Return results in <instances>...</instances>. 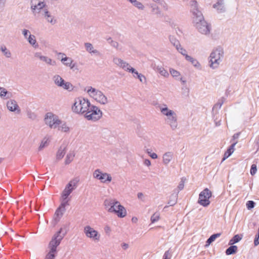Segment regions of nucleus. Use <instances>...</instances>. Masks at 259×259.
<instances>
[{
	"label": "nucleus",
	"instance_id": "4be33fe9",
	"mask_svg": "<svg viewBox=\"0 0 259 259\" xmlns=\"http://www.w3.org/2000/svg\"><path fill=\"white\" fill-rule=\"evenodd\" d=\"M212 8L219 13H223L226 11L225 0H216L212 5Z\"/></svg>",
	"mask_w": 259,
	"mask_h": 259
},
{
	"label": "nucleus",
	"instance_id": "603ef678",
	"mask_svg": "<svg viewBox=\"0 0 259 259\" xmlns=\"http://www.w3.org/2000/svg\"><path fill=\"white\" fill-rule=\"evenodd\" d=\"M34 56L35 58L38 59L39 60L41 61L43 60L44 57L45 56L42 55L39 52H36L34 54Z\"/></svg>",
	"mask_w": 259,
	"mask_h": 259
},
{
	"label": "nucleus",
	"instance_id": "ddd939ff",
	"mask_svg": "<svg viewBox=\"0 0 259 259\" xmlns=\"http://www.w3.org/2000/svg\"><path fill=\"white\" fill-rule=\"evenodd\" d=\"M211 196V191L209 189L205 188L200 193L197 202L203 207H207L210 203V199Z\"/></svg>",
	"mask_w": 259,
	"mask_h": 259
},
{
	"label": "nucleus",
	"instance_id": "a878e982",
	"mask_svg": "<svg viewBox=\"0 0 259 259\" xmlns=\"http://www.w3.org/2000/svg\"><path fill=\"white\" fill-rule=\"evenodd\" d=\"M186 60L189 62L195 68L199 69L201 68V64L195 58L189 55V56H187Z\"/></svg>",
	"mask_w": 259,
	"mask_h": 259
},
{
	"label": "nucleus",
	"instance_id": "473e14b6",
	"mask_svg": "<svg viewBox=\"0 0 259 259\" xmlns=\"http://www.w3.org/2000/svg\"><path fill=\"white\" fill-rule=\"evenodd\" d=\"M236 143H234L232 144L229 148L227 149V150L225 152L223 158V160H225L226 159L228 158L229 157H230L234 152L235 150V146Z\"/></svg>",
	"mask_w": 259,
	"mask_h": 259
},
{
	"label": "nucleus",
	"instance_id": "bf43d9fd",
	"mask_svg": "<svg viewBox=\"0 0 259 259\" xmlns=\"http://www.w3.org/2000/svg\"><path fill=\"white\" fill-rule=\"evenodd\" d=\"M184 188V182H181L179 185L178 186V188L179 191H181L183 190Z\"/></svg>",
	"mask_w": 259,
	"mask_h": 259
},
{
	"label": "nucleus",
	"instance_id": "0e129e2a",
	"mask_svg": "<svg viewBox=\"0 0 259 259\" xmlns=\"http://www.w3.org/2000/svg\"><path fill=\"white\" fill-rule=\"evenodd\" d=\"M146 152L148 154V155H149L152 152V150L148 149L146 150Z\"/></svg>",
	"mask_w": 259,
	"mask_h": 259
},
{
	"label": "nucleus",
	"instance_id": "e2e57ef3",
	"mask_svg": "<svg viewBox=\"0 0 259 259\" xmlns=\"http://www.w3.org/2000/svg\"><path fill=\"white\" fill-rule=\"evenodd\" d=\"M163 259H169L168 257V253L167 252H165L163 255Z\"/></svg>",
	"mask_w": 259,
	"mask_h": 259
},
{
	"label": "nucleus",
	"instance_id": "1a4fd4ad",
	"mask_svg": "<svg viewBox=\"0 0 259 259\" xmlns=\"http://www.w3.org/2000/svg\"><path fill=\"white\" fill-rule=\"evenodd\" d=\"M78 182V180L76 178L69 181L66 185L61 194L60 200L62 202L68 204V202L69 200L68 196L72 191L76 189Z\"/></svg>",
	"mask_w": 259,
	"mask_h": 259
},
{
	"label": "nucleus",
	"instance_id": "2eb2a0df",
	"mask_svg": "<svg viewBox=\"0 0 259 259\" xmlns=\"http://www.w3.org/2000/svg\"><path fill=\"white\" fill-rule=\"evenodd\" d=\"M63 231V229H60V230L55 234L52 237L49 245L50 252L56 253V248L60 244L61 241L63 239V236L61 234V231Z\"/></svg>",
	"mask_w": 259,
	"mask_h": 259
},
{
	"label": "nucleus",
	"instance_id": "393cba45",
	"mask_svg": "<svg viewBox=\"0 0 259 259\" xmlns=\"http://www.w3.org/2000/svg\"><path fill=\"white\" fill-rule=\"evenodd\" d=\"M174 154L171 151L165 152L162 157V163L165 165L169 164L174 159Z\"/></svg>",
	"mask_w": 259,
	"mask_h": 259
},
{
	"label": "nucleus",
	"instance_id": "f704fd0d",
	"mask_svg": "<svg viewBox=\"0 0 259 259\" xmlns=\"http://www.w3.org/2000/svg\"><path fill=\"white\" fill-rule=\"evenodd\" d=\"M66 153V149L65 147H60L57 153H56V159L58 160H60L63 158Z\"/></svg>",
	"mask_w": 259,
	"mask_h": 259
},
{
	"label": "nucleus",
	"instance_id": "4d7b16f0",
	"mask_svg": "<svg viewBox=\"0 0 259 259\" xmlns=\"http://www.w3.org/2000/svg\"><path fill=\"white\" fill-rule=\"evenodd\" d=\"M104 231L106 234H109L111 232V227L109 226H106L104 228Z\"/></svg>",
	"mask_w": 259,
	"mask_h": 259
},
{
	"label": "nucleus",
	"instance_id": "7ed1b4c3",
	"mask_svg": "<svg viewBox=\"0 0 259 259\" xmlns=\"http://www.w3.org/2000/svg\"><path fill=\"white\" fill-rule=\"evenodd\" d=\"M113 62L116 66L122 69L124 71L132 73L133 77L135 78H138L141 83H146V77L142 73H139L128 62L117 57H115L113 58Z\"/></svg>",
	"mask_w": 259,
	"mask_h": 259
},
{
	"label": "nucleus",
	"instance_id": "5fc2aeb1",
	"mask_svg": "<svg viewBox=\"0 0 259 259\" xmlns=\"http://www.w3.org/2000/svg\"><path fill=\"white\" fill-rule=\"evenodd\" d=\"M143 163L146 166H148V167H149L151 166V161L149 159H145L144 160H143Z\"/></svg>",
	"mask_w": 259,
	"mask_h": 259
},
{
	"label": "nucleus",
	"instance_id": "412c9836",
	"mask_svg": "<svg viewBox=\"0 0 259 259\" xmlns=\"http://www.w3.org/2000/svg\"><path fill=\"white\" fill-rule=\"evenodd\" d=\"M191 12L192 14V19L193 25L205 20L202 12L199 9L192 10Z\"/></svg>",
	"mask_w": 259,
	"mask_h": 259
},
{
	"label": "nucleus",
	"instance_id": "b1692460",
	"mask_svg": "<svg viewBox=\"0 0 259 259\" xmlns=\"http://www.w3.org/2000/svg\"><path fill=\"white\" fill-rule=\"evenodd\" d=\"M46 21L54 25L57 23V19L52 14L47 10H45L42 14Z\"/></svg>",
	"mask_w": 259,
	"mask_h": 259
},
{
	"label": "nucleus",
	"instance_id": "20e7f679",
	"mask_svg": "<svg viewBox=\"0 0 259 259\" xmlns=\"http://www.w3.org/2000/svg\"><path fill=\"white\" fill-rule=\"evenodd\" d=\"M84 91L88 96L97 104L105 106L110 102L107 95L99 89L92 86H88L85 88Z\"/></svg>",
	"mask_w": 259,
	"mask_h": 259
},
{
	"label": "nucleus",
	"instance_id": "6ab92c4d",
	"mask_svg": "<svg viewBox=\"0 0 259 259\" xmlns=\"http://www.w3.org/2000/svg\"><path fill=\"white\" fill-rule=\"evenodd\" d=\"M6 106L9 111L14 112L16 114H19L21 113L20 107L17 101L14 99L9 100L7 102Z\"/></svg>",
	"mask_w": 259,
	"mask_h": 259
},
{
	"label": "nucleus",
	"instance_id": "3c124183",
	"mask_svg": "<svg viewBox=\"0 0 259 259\" xmlns=\"http://www.w3.org/2000/svg\"><path fill=\"white\" fill-rule=\"evenodd\" d=\"M60 229H63V231H61V234H62V235H61L63 236V237L66 234L67 232L68 231V226L67 225H64Z\"/></svg>",
	"mask_w": 259,
	"mask_h": 259
},
{
	"label": "nucleus",
	"instance_id": "6e6552de",
	"mask_svg": "<svg viewBox=\"0 0 259 259\" xmlns=\"http://www.w3.org/2000/svg\"><path fill=\"white\" fill-rule=\"evenodd\" d=\"M94 179L103 184H109L112 182L113 177L110 173L104 171L101 169H95L93 172Z\"/></svg>",
	"mask_w": 259,
	"mask_h": 259
},
{
	"label": "nucleus",
	"instance_id": "69168bd1",
	"mask_svg": "<svg viewBox=\"0 0 259 259\" xmlns=\"http://www.w3.org/2000/svg\"><path fill=\"white\" fill-rule=\"evenodd\" d=\"M176 203V201H174V202H169V204H170V205H173Z\"/></svg>",
	"mask_w": 259,
	"mask_h": 259
},
{
	"label": "nucleus",
	"instance_id": "49530a36",
	"mask_svg": "<svg viewBox=\"0 0 259 259\" xmlns=\"http://www.w3.org/2000/svg\"><path fill=\"white\" fill-rule=\"evenodd\" d=\"M257 172V167L255 164H252L251 166L250 172L252 176L254 175Z\"/></svg>",
	"mask_w": 259,
	"mask_h": 259
},
{
	"label": "nucleus",
	"instance_id": "4c0bfd02",
	"mask_svg": "<svg viewBox=\"0 0 259 259\" xmlns=\"http://www.w3.org/2000/svg\"><path fill=\"white\" fill-rule=\"evenodd\" d=\"M160 218V213L158 211L154 213L150 218V221L152 223H155L158 222Z\"/></svg>",
	"mask_w": 259,
	"mask_h": 259
},
{
	"label": "nucleus",
	"instance_id": "79ce46f5",
	"mask_svg": "<svg viewBox=\"0 0 259 259\" xmlns=\"http://www.w3.org/2000/svg\"><path fill=\"white\" fill-rule=\"evenodd\" d=\"M169 40L176 48L179 46L180 45H181L179 40L177 39L174 36L170 35L169 36Z\"/></svg>",
	"mask_w": 259,
	"mask_h": 259
},
{
	"label": "nucleus",
	"instance_id": "8fccbe9b",
	"mask_svg": "<svg viewBox=\"0 0 259 259\" xmlns=\"http://www.w3.org/2000/svg\"><path fill=\"white\" fill-rule=\"evenodd\" d=\"M246 206L248 209H250L254 207V202L253 201H248L246 203Z\"/></svg>",
	"mask_w": 259,
	"mask_h": 259
},
{
	"label": "nucleus",
	"instance_id": "a19ab883",
	"mask_svg": "<svg viewBox=\"0 0 259 259\" xmlns=\"http://www.w3.org/2000/svg\"><path fill=\"white\" fill-rule=\"evenodd\" d=\"M237 250V247L235 245H232L226 250V253L227 255H230L236 253Z\"/></svg>",
	"mask_w": 259,
	"mask_h": 259
},
{
	"label": "nucleus",
	"instance_id": "9d476101",
	"mask_svg": "<svg viewBox=\"0 0 259 259\" xmlns=\"http://www.w3.org/2000/svg\"><path fill=\"white\" fill-rule=\"evenodd\" d=\"M83 115L88 120L96 121L101 118L103 112L98 106L91 104L88 111Z\"/></svg>",
	"mask_w": 259,
	"mask_h": 259
},
{
	"label": "nucleus",
	"instance_id": "f03ea898",
	"mask_svg": "<svg viewBox=\"0 0 259 259\" xmlns=\"http://www.w3.org/2000/svg\"><path fill=\"white\" fill-rule=\"evenodd\" d=\"M159 110L164 120L172 130H176L178 126V115L176 112L168 107L165 103L158 106Z\"/></svg>",
	"mask_w": 259,
	"mask_h": 259
},
{
	"label": "nucleus",
	"instance_id": "c9c22d12",
	"mask_svg": "<svg viewBox=\"0 0 259 259\" xmlns=\"http://www.w3.org/2000/svg\"><path fill=\"white\" fill-rule=\"evenodd\" d=\"M221 236V233H217L212 235L206 241L205 247H208L212 242Z\"/></svg>",
	"mask_w": 259,
	"mask_h": 259
},
{
	"label": "nucleus",
	"instance_id": "774afa93",
	"mask_svg": "<svg viewBox=\"0 0 259 259\" xmlns=\"http://www.w3.org/2000/svg\"><path fill=\"white\" fill-rule=\"evenodd\" d=\"M1 162V159H0V162Z\"/></svg>",
	"mask_w": 259,
	"mask_h": 259
},
{
	"label": "nucleus",
	"instance_id": "39448f33",
	"mask_svg": "<svg viewBox=\"0 0 259 259\" xmlns=\"http://www.w3.org/2000/svg\"><path fill=\"white\" fill-rule=\"evenodd\" d=\"M224 56V49L221 47L214 48L208 57L209 66L212 69H218L223 61Z\"/></svg>",
	"mask_w": 259,
	"mask_h": 259
},
{
	"label": "nucleus",
	"instance_id": "6e6d98bb",
	"mask_svg": "<svg viewBox=\"0 0 259 259\" xmlns=\"http://www.w3.org/2000/svg\"><path fill=\"white\" fill-rule=\"evenodd\" d=\"M137 197L141 200H144L145 199V195L143 193L139 192L137 194Z\"/></svg>",
	"mask_w": 259,
	"mask_h": 259
},
{
	"label": "nucleus",
	"instance_id": "0eeeda50",
	"mask_svg": "<svg viewBox=\"0 0 259 259\" xmlns=\"http://www.w3.org/2000/svg\"><path fill=\"white\" fill-rule=\"evenodd\" d=\"M44 122L50 128L56 129L61 123V119L53 112H48L44 115Z\"/></svg>",
	"mask_w": 259,
	"mask_h": 259
},
{
	"label": "nucleus",
	"instance_id": "423d86ee",
	"mask_svg": "<svg viewBox=\"0 0 259 259\" xmlns=\"http://www.w3.org/2000/svg\"><path fill=\"white\" fill-rule=\"evenodd\" d=\"M91 105V103L88 99L78 97L74 99L71 109L76 114H84L88 111Z\"/></svg>",
	"mask_w": 259,
	"mask_h": 259
},
{
	"label": "nucleus",
	"instance_id": "cd10ccee",
	"mask_svg": "<svg viewBox=\"0 0 259 259\" xmlns=\"http://www.w3.org/2000/svg\"><path fill=\"white\" fill-rule=\"evenodd\" d=\"M156 71H157L161 76L167 78L169 77L168 72L162 66L158 65L156 67Z\"/></svg>",
	"mask_w": 259,
	"mask_h": 259
},
{
	"label": "nucleus",
	"instance_id": "dca6fc26",
	"mask_svg": "<svg viewBox=\"0 0 259 259\" xmlns=\"http://www.w3.org/2000/svg\"><path fill=\"white\" fill-rule=\"evenodd\" d=\"M46 6L45 0H30V9L34 14L39 13Z\"/></svg>",
	"mask_w": 259,
	"mask_h": 259
},
{
	"label": "nucleus",
	"instance_id": "ea45409f",
	"mask_svg": "<svg viewBox=\"0 0 259 259\" xmlns=\"http://www.w3.org/2000/svg\"><path fill=\"white\" fill-rule=\"evenodd\" d=\"M178 52L181 54L183 56H184L185 58V59L189 56V55L187 54V52L186 50H185L183 47H182L181 45H179L177 48H176Z\"/></svg>",
	"mask_w": 259,
	"mask_h": 259
},
{
	"label": "nucleus",
	"instance_id": "c85d7f7f",
	"mask_svg": "<svg viewBox=\"0 0 259 259\" xmlns=\"http://www.w3.org/2000/svg\"><path fill=\"white\" fill-rule=\"evenodd\" d=\"M11 97L12 94L10 92L7 91V90L5 88L2 87L0 89V97L2 99H9Z\"/></svg>",
	"mask_w": 259,
	"mask_h": 259
},
{
	"label": "nucleus",
	"instance_id": "7c9ffc66",
	"mask_svg": "<svg viewBox=\"0 0 259 259\" xmlns=\"http://www.w3.org/2000/svg\"><path fill=\"white\" fill-rule=\"evenodd\" d=\"M49 138L48 137H44L41 140L38 147V151H41L43 149L47 147L49 145Z\"/></svg>",
	"mask_w": 259,
	"mask_h": 259
},
{
	"label": "nucleus",
	"instance_id": "c756f323",
	"mask_svg": "<svg viewBox=\"0 0 259 259\" xmlns=\"http://www.w3.org/2000/svg\"><path fill=\"white\" fill-rule=\"evenodd\" d=\"M58 130L63 133H69L70 131V127L67 123L63 122L61 120V123L59 124V126L57 127Z\"/></svg>",
	"mask_w": 259,
	"mask_h": 259
},
{
	"label": "nucleus",
	"instance_id": "c03bdc74",
	"mask_svg": "<svg viewBox=\"0 0 259 259\" xmlns=\"http://www.w3.org/2000/svg\"><path fill=\"white\" fill-rule=\"evenodd\" d=\"M151 8L152 12L154 14H160V10L158 7L155 4L151 5Z\"/></svg>",
	"mask_w": 259,
	"mask_h": 259
},
{
	"label": "nucleus",
	"instance_id": "bb28decb",
	"mask_svg": "<svg viewBox=\"0 0 259 259\" xmlns=\"http://www.w3.org/2000/svg\"><path fill=\"white\" fill-rule=\"evenodd\" d=\"M75 155V153L73 151H69L65 158L64 164L65 165L70 164L73 161Z\"/></svg>",
	"mask_w": 259,
	"mask_h": 259
},
{
	"label": "nucleus",
	"instance_id": "13d9d810",
	"mask_svg": "<svg viewBox=\"0 0 259 259\" xmlns=\"http://www.w3.org/2000/svg\"><path fill=\"white\" fill-rule=\"evenodd\" d=\"M149 156L153 159H156L158 158L157 154L154 152H152Z\"/></svg>",
	"mask_w": 259,
	"mask_h": 259
},
{
	"label": "nucleus",
	"instance_id": "aec40b11",
	"mask_svg": "<svg viewBox=\"0 0 259 259\" xmlns=\"http://www.w3.org/2000/svg\"><path fill=\"white\" fill-rule=\"evenodd\" d=\"M169 71V74H170L175 80L180 81L182 84L187 83L186 79L182 75L179 71L173 68H170Z\"/></svg>",
	"mask_w": 259,
	"mask_h": 259
},
{
	"label": "nucleus",
	"instance_id": "a18cd8bd",
	"mask_svg": "<svg viewBox=\"0 0 259 259\" xmlns=\"http://www.w3.org/2000/svg\"><path fill=\"white\" fill-rule=\"evenodd\" d=\"M191 10L195 9H199L198 4L197 1L193 0L190 2Z\"/></svg>",
	"mask_w": 259,
	"mask_h": 259
},
{
	"label": "nucleus",
	"instance_id": "864d4df0",
	"mask_svg": "<svg viewBox=\"0 0 259 259\" xmlns=\"http://www.w3.org/2000/svg\"><path fill=\"white\" fill-rule=\"evenodd\" d=\"M121 248L123 250H126L129 248V244L127 243L123 242L121 244Z\"/></svg>",
	"mask_w": 259,
	"mask_h": 259
},
{
	"label": "nucleus",
	"instance_id": "72a5a7b5",
	"mask_svg": "<svg viewBox=\"0 0 259 259\" xmlns=\"http://www.w3.org/2000/svg\"><path fill=\"white\" fill-rule=\"evenodd\" d=\"M0 51L7 58H11L12 55V53L6 46H1L0 47Z\"/></svg>",
	"mask_w": 259,
	"mask_h": 259
},
{
	"label": "nucleus",
	"instance_id": "f8f14e48",
	"mask_svg": "<svg viewBox=\"0 0 259 259\" xmlns=\"http://www.w3.org/2000/svg\"><path fill=\"white\" fill-rule=\"evenodd\" d=\"M53 80L55 84L64 90L72 92L74 89V85L70 82L65 80L60 75H55L53 77Z\"/></svg>",
	"mask_w": 259,
	"mask_h": 259
},
{
	"label": "nucleus",
	"instance_id": "09e8293b",
	"mask_svg": "<svg viewBox=\"0 0 259 259\" xmlns=\"http://www.w3.org/2000/svg\"><path fill=\"white\" fill-rule=\"evenodd\" d=\"M55 257V253L49 252L46 255L45 259H54Z\"/></svg>",
	"mask_w": 259,
	"mask_h": 259
},
{
	"label": "nucleus",
	"instance_id": "a211bd4d",
	"mask_svg": "<svg viewBox=\"0 0 259 259\" xmlns=\"http://www.w3.org/2000/svg\"><path fill=\"white\" fill-rule=\"evenodd\" d=\"M22 33L24 38L27 40L29 44L33 48H37L38 47L35 36L32 34L29 30L26 29H23L22 30Z\"/></svg>",
	"mask_w": 259,
	"mask_h": 259
},
{
	"label": "nucleus",
	"instance_id": "e433bc0d",
	"mask_svg": "<svg viewBox=\"0 0 259 259\" xmlns=\"http://www.w3.org/2000/svg\"><path fill=\"white\" fill-rule=\"evenodd\" d=\"M42 61L46 63L47 65L51 66H55L56 64V62L55 60L46 56H45Z\"/></svg>",
	"mask_w": 259,
	"mask_h": 259
},
{
	"label": "nucleus",
	"instance_id": "f257e3e1",
	"mask_svg": "<svg viewBox=\"0 0 259 259\" xmlns=\"http://www.w3.org/2000/svg\"><path fill=\"white\" fill-rule=\"evenodd\" d=\"M105 209L119 218H124L127 215L126 208L116 199H106L103 202Z\"/></svg>",
	"mask_w": 259,
	"mask_h": 259
},
{
	"label": "nucleus",
	"instance_id": "58836bf2",
	"mask_svg": "<svg viewBox=\"0 0 259 259\" xmlns=\"http://www.w3.org/2000/svg\"><path fill=\"white\" fill-rule=\"evenodd\" d=\"M242 235H235L229 241L230 245H233L240 241L242 239Z\"/></svg>",
	"mask_w": 259,
	"mask_h": 259
},
{
	"label": "nucleus",
	"instance_id": "de8ad7c7",
	"mask_svg": "<svg viewBox=\"0 0 259 259\" xmlns=\"http://www.w3.org/2000/svg\"><path fill=\"white\" fill-rule=\"evenodd\" d=\"M110 41H109V43L110 44L112 47L116 49H118L119 48V44L117 41L113 40L111 39H110Z\"/></svg>",
	"mask_w": 259,
	"mask_h": 259
},
{
	"label": "nucleus",
	"instance_id": "680f3d73",
	"mask_svg": "<svg viewBox=\"0 0 259 259\" xmlns=\"http://www.w3.org/2000/svg\"><path fill=\"white\" fill-rule=\"evenodd\" d=\"M4 0H0V9L3 8L5 6Z\"/></svg>",
	"mask_w": 259,
	"mask_h": 259
},
{
	"label": "nucleus",
	"instance_id": "5701e85b",
	"mask_svg": "<svg viewBox=\"0 0 259 259\" xmlns=\"http://www.w3.org/2000/svg\"><path fill=\"white\" fill-rule=\"evenodd\" d=\"M68 204L61 202L60 205L57 208L54 214V219L56 222L59 221L60 218L62 217L66 210V206Z\"/></svg>",
	"mask_w": 259,
	"mask_h": 259
},
{
	"label": "nucleus",
	"instance_id": "052dcab7",
	"mask_svg": "<svg viewBox=\"0 0 259 259\" xmlns=\"http://www.w3.org/2000/svg\"><path fill=\"white\" fill-rule=\"evenodd\" d=\"M131 221L133 223H137L138 222V219L136 217H132Z\"/></svg>",
	"mask_w": 259,
	"mask_h": 259
},
{
	"label": "nucleus",
	"instance_id": "f3484780",
	"mask_svg": "<svg viewBox=\"0 0 259 259\" xmlns=\"http://www.w3.org/2000/svg\"><path fill=\"white\" fill-rule=\"evenodd\" d=\"M194 26L201 34L208 35L210 32V25L205 20L199 22L194 25Z\"/></svg>",
	"mask_w": 259,
	"mask_h": 259
},
{
	"label": "nucleus",
	"instance_id": "37998d69",
	"mask_svg": "<svg viewBox=\"0 0 259 259\" xmlns=\"http://www.w3.org/2000/svg\"><path fill=\"white\" fill-rule=\"evenodd\" d=\"M132 5L140 10H144L145 8L144 5L137 0L135 1Z\"/></svg>",
	"mask_w": 259,
	"mask_h": 259
},
{
	"label": "nucleus",
	"instance_id": "9b49d317",
	"mask_svg": "<svg viewBox=\"0 0 259 259\" xmlns=\"http://www.w3.org/2000/svg\"><path fill=\"white\" fill-rule=\"evenodd\" d=\"M83 231L85 236L94 242H98L101 239L99 231L90 225L84 226Z\"/></svg>",
	"mask_w": 259,
	"mask_h": 259
},
{
	"label": "nucleus",
	"instance_id": "338daca9",
	"mask_svg": "<svg viewBox=\"0 0 259 259\" xmlns=\"http://www.w3.org/2000/svg\"><path fill=\"white\" fill-rule=\"evenodd\" d=\"M153 1L155 2H159L160 0H153Z\"/></svg>",
	"mask_w": 259,
	"mask_h": 259
},
{
	"label": "nucleus",
	"instance_id": "2f4dec72",
	"mask_svg": "<svg viewBox=\"0 0 259 259\" xmlns=\"http://www.w3.org/2000/svg\"><path fill=\"white\" fill-rule=\"evenodd\" d=\"M84 47L86 51L90 54H98V51L94 49L93 45L89 42H86L84 44Z\"/></svg>",
	"mask_w": 259,
	"mask_h": 259
},
{
	"label": "nucleus",
	"instance_id": "4468645a",
	"mask_svg": "<svg viewBox=\"0 0 259 259\" xmlns=\"http://www.w3.org/2000/svg\"><path fill=\"white\" fill-rule=\"evenodd\" d=\"M59 55L61 56L60 61L63 65L69 68L73 71L78 70L76 63L74 62L71 58L67 57L65 54L63 53H60Z\"/></svg>",
	"mask_w": 259,
	"mask_h": 259
}]
</instances>
